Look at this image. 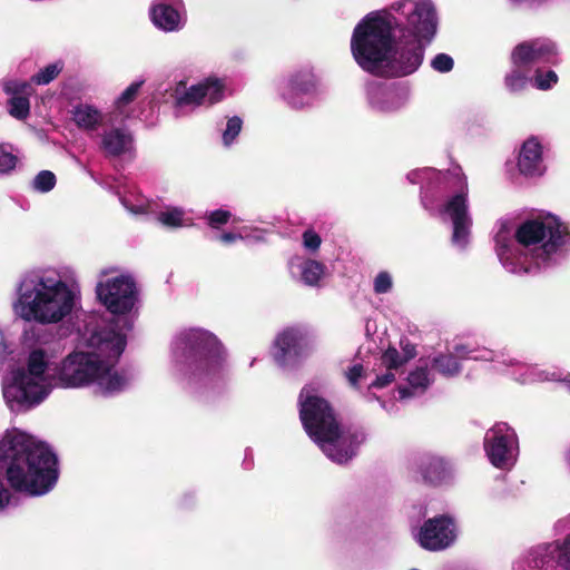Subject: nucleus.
I'll use <instances>...</instances> for the list:
<instances>
[{
	"label": "nucleus",
	"instance_id": "f257e3e1",
	"mask_svg": "<svg viewBox=\"0 0 570 570\" xmlns=\"http://www.w3.org/2000/svg\"><path fill=\"white\" fill-rule=\"evenodd\" d=\"M95 294L117 318L108 324L97 313L83 314L77 323L76 348L60 362L46 347L30 350L26 366L16 367L7 379L6 395L13 406L41 404L55 387L94 386L112 396L129 386L131 375L117 365L138 311L137 283L118 266H106L97 274Z\"/></svg>",
	"mask_w": 570,
	"mask_h": 570
},
{
	"label": "nucleus",
	"instance_id": "f03ea898",
	"mask_svg": "<svg viewBox=\"0 0 570 570\" xmlns=\"http://www.w3.org/2000/svg\"><path fill=\"white\" fill-rule=\"evenodd\" d=\"M438 28L439 17L431 0H396L367 13L356 24L351 50L365 71L409 76L422 65Z\"/></svg>",
	"mask_w": 570,
	"mask_h": 570
},
{
	"label": "nucleus",
	"instance_id": "7ed1b4c3",
	"mask_svg": "<svg viewBox=\"0 0 570 570\" xmlns=\"http://www.w3.org/2000/svg\"><path fill=\"white\" fill-rule=\"evenodd\" d=\"M569 238L568 226L550 214L527 219L515 230L509 220H500L495 253L507 272L527 274L553 265Z\"/></svg>",
	"mask_w": 570,
	"mask_h": 570
},
{
	"label": "nucleus",
	"instance_id": "20e7f679",
	"mask_svg": "<svg viewBox=\"0 0 570 570\" xmlns=\"http://www.w3.org/2000/svg\"><path fill=\"white\" fill-rule=\"evenodd\" d=\"M410 184L421 185V203L431 215L452 225L451 244L464 250L471 240L472 216L469 205V186L461 168L441 173L425 167L406 175Z\"/></svg>",
	"mask_w": 570,
	"mask_h": 570
},
{
	"label": "nucleus",
	"instance_id": "39448f33",
	"mask_svg": "<svg viewBox=\"0 0 570 570\" xmlns=\"http://www.w3.org/2000/svg\"><path fill=\"white\" fill-rule=\"evenodd\" d=\"M0 469L12 489L32 497L47 494L59 476L52 450L17 429L8 431L0 441Z\"/></svg>",
	"mask_w": 570,
	"mask_h": 570
},
{
	"label": "nucleus",
	"instance_id": "423d86ee",
	"mask_svg": "<svg viewBox=\"0 0 570 570\" xmlns=\"http://www.w3.org/2000/svg\"><path fill=\"white\" fill-rule=\"evenodd\" d=\"M226 365V348L220 340L206 328H183L171 340L173 375L193 393L219 379Z\"/></svg>",
	"mask_w": 570,
	"mask_h": 570
},
{
	"label": "nucleus",
	"instance_id": "0eeeda50",
	"mask_svg": "<svg viewBox=\"0 0 570 570\" xmlns=\"http://www.w3.org/2000/svg\"><path fill=\"white\" fill-rule=\"evenodd\" d=\"M14 294L12 311L17 317L50 325L71 314L79 299V287L53 271H38L22 275Z\"/></svg>",
	"mask_w": 570,
	"mask_h": 570
},
{
	"label": "nucleus",
	"instance_id": "6e6552de",
	"mask_svg": "<svg viewBox=\"0 0 570 570\" xmlns=\"http://www.w3.org/2000/svg\"><path fill=\"white\" fill-rule=\"evenodd\" d=\"M298 405L304 430L331 461L344 464L356 455L357 448L365 441L364 433L342 430L330 404L318 395L316 387L304 386Z\"/></svg>",
	"mask_w": 570,
	"mask_h": 570
},
{
	"label": "nucleus",
	"instance_id": "1a4fd4ad",
	"mask_svg": "<svg viewBox=\"0 0 570 570\" xmlns=\"http://www.w3.org/2000/svg\"><path fill=\"white\" fill-rule=\"evenodd\" d=\"M459 360L491 362L493 370L507 373L520 383L553 381L557 379L554 372L550 373L540 370L535 365L512 357L508 352L493 351L485 347H471L466 344H455L452 352L434 356L432 358V366L443 376L453 377L461 372Z\"/></svg>",
	"mask_w": 570,
	"mask_h": 570
},
{
	"label": "nucleus",
	"instance_id": "9d476101",
	"mask_svg": "<svg viewBox=\"0 0 570 570\" xmlns=\"http://www.w3.org/2000/svg\"><path fill=\"white\" fill-rule=\"evenodd\" d=\"M556 55L552 42L537 40L519 45L512 52L513 69L504 78L508 90L517 92L528 83V71L540 63L551 62Z\"/></svg>",
	"mask_w": 570,
	"mask_h": 570
},
{
	"label": "nucleus",
	"instance_id": "9b49d317",
	"mask_svg": "<svg viewBox=\"0 0 570 570\" xmlns=\"http://www.w3.org/2000/svg\"><path fill=\"white\" fill-rule=\"evenodd\" d=\"M570 570V533L561 540L540 543L527 550L513 564L514 570Z\"/></svg>",
	"mask_w": 570,
	"mask_h": 570
},
{
	"label": "nucleus",
	"instance_id": "f8f14e48",
	"mask_svg": "<svg viewBox=\"0 0 570 570\" xmlns=\"http://www.w3.org/2000/svg\"><path fill=\"white\" fill-rule=\"evenodd\" d=\"M484 451L493 466L511 470L519 455V439L514 429L504 422L494 424L484 435Z\"/></svg>",
	"mask_w": 570,
	"mask_h": 570
},
{
	"label": "nucleus",
	"instance_id": "ddd939ff",
	"mask_svg": "<svg viewBox=\"0 0 570 570\" xmlns=\"http://www.w3.org/2000/svg\"><path fill=\"white\" fill-rule=\"evenodd\" d=\"M368 108L379 115H394L403 110L411 97L406 82H370L365 89Z\"/></svg>",
	"mask_w": 570,
	"mask_h": 570
},
{
	"label": "nucleus",
	"instance_id": "4468645a",
	"mask_svg": "<svg viewBox=\"0 0 570 570\" xmlns=\"http://www.w3.org/2000/svg\"><path fill=\"white\" fill-rule=\"evenodd\" d=\"M282 99L292 109H304L313 105L317 83L311 70H299L283 79L278 87Z\"/></svg>",
	"mask_w": 570,
	"mask_h": 570
},
{
	"label": "nucleus",
	"instance_id": "2eb2a0df",
	"mask_svg": "<svg viewBox=\"0 0 570 570\" xmlns=\"http://www.w3.org/2000/svg\"><path fill=\"white\" fill-rule=\"evenodd\" d=\"M458 535L456 524L451 517L438 515L426 520L415 539L420 547L429 551H442L451 547Z\"/></svg>",
	"mask_w": 570,
	"mask_h": 570
},
{
	"label": "nucleus",
	"instance_id": "dca6fc26",
	"mask_svg": "<svg viewBox=\"0 0 570 570\" xmlns=\"http://www.w3.org/2000/svg\"><path fill=\"white\" fill-rule=\"evenodd\" d=\"M308 353L307 333L298 327H289L277 335L273 357L281 367H292Z\"/></svg>",
	"mask_w": 570,
	"mask_h": 570
},
{
	"label": "nucleus",
	"instance_id": "f3484780",
	"mask_svg": "<svg viewBox=\"0 0 570 570\" xmlns=\"http://www.w3.org/2000/svg\"><path fill=\"white\" fill-rule=\"evenodd\" d=\"M33 335H35V331L33 330H24L23 331V333L21 335L23 358H22V361L20 363L10 364L11 361H14L13 344L9 341L4 330L0 325V370H2L6 366L8 367V371H7V373L4 374V376L2 379V394H3V399L6 401V404L9 406V409L12 412H26V411H29V410L38 406L39 404H35V405H30V406H26V407L24 406L23 407L13 406V403H11L10 400L6 395V383H7V379L9 377L10 373L16 367L26 366V364H27V354L32 348H36V347H39V346L46 347V348H48L55 355L53 351L51 350V347L49 345H46V344L30 345V344H28V341Z\"/></svg>",
	"mask_w": 570,
	"mask_h": 570
},
{
	"label": "nucleus",
	"instance_id": "a211bd4d",
	"mask_svg": "<svg viewBox=\"0 0 570 570\" xmlns=\"http://www.w3.org/2000/svg\"><path fill=\"white\" fill-rule=\"evenodd\" d=\"M148 17L153 26L163 32H177L186 23L183 0H153Z\"/></svg>",
	"mask_w": 570,
	"mask_h": 570
},
{
	"label": "nucleus",
	"instance_id": "6ab92c4d",
	"mask_svg": "<svg viewBox=\"0 0 570 570\" xmlns=\"http://www.w3.org/2000/svg\"><path fill=\"white\" fill-rule=\"evenodd\" d=\"M226 83L223 79L209 77L196 85L187 88L177 96L176 106L178 108L188 106L214 105L224 99Z\"/></svg>",
	"mask_w": 570,
	"mask_h": 570
},
{
	"label": "nucleus",
	"instance_id": "aec40b11",
	"mask_svg": "<svg viewBox=\"0 0 570 570\" xmlns=\"http://www.w3.org/2000/svg\"><path fill=\"white\" fill-rule=\"evenodd\" d=\"M70 116L76 127L89 135L97 132L107 122L115 121L110 114L105 115L95 105L88 102H79L72 106Z\"/></svg>",
	"mask_w": 570,
	"mask_h": 570
},
{
	"label": "nucleus",
	"instance_id": "412c9836",
	"mask_svg": "<svg viewBox=\"0 0 570 570\" xmlns=\"http://www.w3.org/2000/svg\"><path fill=\"white\" fill-rule=\"evenodd\" d=\"M517 166L520 174L525 177H539L546 171L542 145L535 137L522 144Z\"/></svg>",
	"mask_w": 570,
	"mask_h": 570
},
{
	"label": "nucleus",
	"instance_id": "4be33fe9",
	"mask_svg": "<svg viewBox=\"0 0 570 570\" xmlns=\"http://www.w3.org/2000/svg\"><path fill=\"white\" fill-rule=\"evenodd\" d=\"M31 86L27 81L10 79L3 82V91L10 96L8 111L17 119H26L30 112Z\"/></svg>",
	"mask_w": 570,
	"mask_h": 570
},
{
	"label": "nucleus",
	"instance_id": "5701e85b",
	"mask_svg": "<svg viewBox=\"0 0 570 570\" xmlns=\"http://www.w3.org/2000/svg\"><path fill=\"white\" fill-rule=\"evenodd\" d=\"M420 472L425 482L441 485L452 479L453 465L443 456L428 453L421 458Z\"/></svg>",
	"mask_w": 570,
	"mask_h": 570
},
{
	"label": "nucleus",
	"instance_id": "b1692460",
	"mask_svg": "<svg viewBox=\"0 0 570 570\" xmlns=\"http://www.w3.org/2000/svg\"><path fill=\"white\" fill-rule=\"evenodd\" d=\"M288 267L293 278L311 287L320 286L326 269L323 263L303 256L293 257Z\"/></svg>",
	"mask_w": 570,
	"mask_h": 570
},
{
	"label": "nucleus",
	"instance_id": "393cba45",
	"mask_svg": "<svg viewBox=\"0 0 570 570\" xmlns=\"http://www.w3.org/2000/svg\"><path fill=\"white\" fill-rule=\"evenodd\" d=\"M109 128H106L101 135L100 148L107 156L117 157L132 147L131 134L122 126L115 127L114 121L107 122Z\"/></svg>",
	"mask_w": 570,
	"mask_h": 570
},
{
	"label": "nucleus",
	"instance_id": "a878e982",
	"mask_svg": "<svg viewBox=\"0 0 570 570\" xmlns=\"http://www.w3.org/2000/svg\"><path fill=\"white\" fill-rule=\"evenodd\" d=\"M144 82V79L135 80L116 99L114 111L110 114L115 121L118 119L124 121L134 116L135 109L132 108V104L137 99Z\"/></svg>",
	"mask_w": 570,
	"mask_h": 570
},
{
	"label": "nucleus",
	"instance_id": "bb28decb",
	"mask_svg": "<svg viewBox=\"0 0 570 570\" xmlns=\"http://www.w3.org/2000/svg\"><path fill=\"white\" fill-rule=\"evenodd\" d=\"M432 383L431 373L426 366H417L414 371L410 372L407 376V386L399 387V395L401 400L420 395L425 392Z\"/></svg>",
	"mask_w": 570,
	"mask_h": 570
},
{
	"label": "nucleus",
	"instance_id": "cd10ccee",
	"mask_svg": "<svg viewBox=\"0 0 570 570\" xmlns=\"http://www.w3.org/2000/svg\"><path fill=\"white\" fill-rule=\"evenodd\" d=\"M20 164L16 148L9 142H0V177L11 176Z\"/></svg>",
	"mask_w": 570,
	"mask_h": 570
},
{
	"label": "nucleus",
	"instance_id": "c85d7f7f",
	"mask_svg": "<svg viewBox=\"0 0 570 570\" xmlns=\"http://www.w3.org/2000/svg\"><path fill=\"white\" fill-rule=\"evenodd\" d=\"M157 220L165 227L179 228L191 224L186 213L180 207L167 206L157 214Z\"/></svg>",
	"mask_w": 570,
	"mask_h": 570
},
{
	"label": "nucleus",
	"instance_id": "c756f323",
	"mask_svg": "<svg viewBox=\"0 0 570 570\" xmlns=\"http://www.w3.org/2000/svg\"><path fill=\"white\" fill-rule=\"evenodd\" d=\"M403 351L404 354L401 355V353L396 348H387L382 355V364L385 367L399 368L409 360L413 358L416 354L415 347L413 345H405Z\"/></svg>",
	"mask_w": 570,
	"mask_h": 570
},
{
	"label": "nucleus",
	"instance_id": "7c9ffc66",
	"mask_svg": "<svg viewBox=\"0 0 570 570\" xmlns=\"http://www.w3.org/2000/svg\"><path fill=\"white\" fill-rule=\"evenodd\" d=\"M62 69L63 63L61 61H55L52 63L47 65L37 73H35L31 77V81L40 86L48 85L58 77Z\"/></svg>",
	"mask_w": 570,
	"mask_h": 570
},
{
	"label": "nucleus",
	"instance_id": "2f4dec72",
	"mask_svg": "<svg viewBox=\"0 0 570 570\" xmlns=\"http://www.w3.org/2000/svg\"><path fill=\"white\" fill-rule=\"evenodd\" d=\"M56 175L50 170L39 171L31 180V188L40 194H46L52 190L56 186Z\"/></svg>",
	"mask_w": 570,
	"mask_h": 570
},
{
	"label": "nucleus",
	"instance_id": "473e14b6",
	"mask_svg": "<svg viewBox=\"0 0 570 570\" xmlns=\"http://www.w3.org/2000/svg\"><path fill=\"white\" fill-rule=\"evenodd\" d=\"M243 128V120L238 116L227 119L226 127L222 132V141L225 147H230L239 136Z\"/></svg>",
	"mask_w": 570,
	"mask_h": 570
},
{
	"label": "nucleus",
	"instance_id": "72a5a7b5",
	"mask_svg": "<svg viewBox=\"0 0 570 570\" xmlns=\"http://www.w3.org/2000/svg\"><path fill=\"white\" fill-rule=\"evenodd\" d=\"M531 80L537 89L548 90L558 82V76L552 70L543 71L538 68L535 70L534 77Z\"/></svg>",
	"mask_w": 570,
	"mask_h": 570
},
{
	"label": "nucleus",
	"instance_id": "f704fd0d",
	"mask_svg": "<svg viewBox=\"0 0 570 570\" xmlns=\"http://www.w3.org/2000/svg\"><path fill=\"white\" fill-rule=\"evenodd\" d=\"M230 218L232 213L226 209L212 210L205 215L207 224L214 229H219L223 225L227 224Z\"/></svg>",
	"mask_w": 570,
	"mask_h": 570
},
{
	"label": "nucleus",
	"instance_id": "c9c22d12",
	"mask_svg": "<svg viewBox=\"0 0 570 570\" xmlns=\"http://www.w3.org/2000/svg\"><path fill=\"white\" fill-rule=\"evenodd\" d=\"M393 288V278L392 275L386 272H380L373 279V291L375 294H386L390 293Z\"/></svg>",
	"mask_w": 570,
	"mask_h": 570
},
{
	"label": "nucleus",
	"instance_id": "e433bc0d",
	"mask_svg": "<svg viewBox=\"0 0 570 570\" xmlns=\"http://www.w3.org/2000/svg\"><path fill=\"white\" fill-rule=\"evenodd\" d=\"M453 67L454 61L448 53H438L431 60V68L440 73L450 72Z\"/></svg>",
	"mask_w": 570,
	"mask_h": 570
},
{
	"label": "nucleus",
	"instance_id": "4c0bfd02",
	"mask_svg": "<svg viewBox=\"0 0 570 570\" xmlns=\"http://www.w3.org/2000/svg\"><path fill=\"white\" fill-rule=\"evenodd\" d=\"M120 200L135 215L146 214L149 210V202L142 196L136 198L135 202H131L128 197H121Z\"/></svg>",
	"mask_w": 570,
	"mask_h": 570
},
{
	"label": "nucleus",
	"instance_id": "58836bf2",
	"mask_svg": "<svg viewBox=\"0 0 570 570\" xmlns=\"http://www.w3.org/2000/svg\"><path fill=\"white\" fill-rule=\"evenodd\" d=\"M345 376L348 383L356 387L361 381L367 379L368 373L365 371L362 364H354L345 371Z\"/></svg>",
	"mask_w": 570,
	"mask_h": 570
},
{
	"label": "nucleus",
	"instance_id": "ea45409f",
	"mask_svg": "<svg viewBox=\"0 0 570 570\" xmlns=\"http://www.w3.org/2000/svg\"><path fill=\"white\" fill-rule=\"evenodd\" d=\"M265 230L250 226L240 227V240L247 243H261L265 240Z\"/></svg>",
	"mask_w": 570,
	"mask_h": 570
},
{
	"label": "nucleus",
	"instance_id": "a19ab883",
	"mask_svg": "<svg viewBox=\"0 0 570 570\" xmlns=\"http://www.w3.org/2000/svg\"><path fill=\"white\" fill-rule=\"evenodd\" d=\"M397 368L386 367V372L382 375H376V379L372 381L367 389L371 391L372 389H383L391 384L395 380V373Z\"/></svg>",
	"mask_w": 570,
	"mask_h": 570
},
{
	"label": "nucleus",
	"instance_id": "79ce46f5",
	"mask_svg": "<svg viewBox=\"0 0 570 570\" xmlns=\"http://www.w3.org/2000/svg\"><path fill=\"white\" fill-rule=\"evenodd\" d=\"M321 237L314 230H306L303 234V245L306 249L315 252L321 246Z\"/></svg>",
	"mask_w": 570,
	"mask_h": 570
},
{
	"label": "nucleus",
	"instance_id": "37998d69",
	"mask_svg": "<svg viewBox=\"0 0 570 570\" xmlns=\"http://www.w3.org/2000/svg\"><path fill=\"white\" fill-rule=\"evenodd\" d=\"M240 238V227L236 232H226L218 236V240L226 245L234 244Z\"/></svg>",
	"mask_w": 570,
	"mask_h": 570
},
{
	"label": "nucleus",
	"instance_id": "c03bdc74",
	"mask_svg": "<svg viewBox=\"0 0 570 570\" xmlns=\"http://www.w3.org/2000/svg\"><path fill=\"white\" fill-rule=\"evenodd\" d=\"M11 494L9 490L0 481V511H2L10 503Z\"/></svg>",
	"mask_w": 570,
	"mask_h": 570
},
{
	"label": "nucleus",
	"instance_id": "a18cd8bd",
	"mask_svg": "<svg viewBox=\"0 0 570 570\" xmlns=\"http://www.w3.org/2000/svg\"><path fill=\"white\" fill-rule=\"evenodd\" d=\"M564 461H566L568 470L570 471V446L564 452Z\"/></svg>",
	"mask_w": 570,
	"mask_h": 570
},
{
	"label": "nucleus",
	"instance_id": "49530a36",
	"mask_svg": "<svg viewBox=\"0 0 570 570\" xmlns=\"http://www.w3.org/2000/svg\"><path fill=\"white\" fill-rule=\"evenodd\" d=\"M560 523H564V527H570V514L564 519L560 520Z\"/></svg>",
	"mask_w": 570,
	"mask_h": 570
}]
</instances>
